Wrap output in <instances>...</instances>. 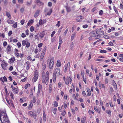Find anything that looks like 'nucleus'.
Here are the masks:
<instances>
[{
	"mask_svg": "<svg viewBox=\"0 0 123 123\" xmlns=\"http://www.w3.org/2000/svg\"><path fill=\"white\" fill-rule=\"evenodd\" d=\"M57 111V109L56 108H54V109L53 110V112L55 114H56V111Z\"/></svg>",
	"mask_w": 123,
	"mask_h": 123,
	"instance_id": "45",
	"label": "nucleus"
},
{
	"mask_svg": "<svg viewBox=\"0 0 123 123\" xmlns=\"http://www.w3.org/2000/svg\"><path fill=\"white\" fill-rule=\"evenodd\" d=\"M42 86L40 84H38V89L42 90Z\"/></svg>",
	"mask_w": 123,
	"mask_h": 123,
	"instance_id": "41",
	"label": "nucleus"
},
{
	"mask_svg": "<svg viewBox=\"0 0 123 123\" xmlns=\"http://www.w3.org/2000/svg\"><path fill=\"white\" fill-rule=\"evenodd\" d=\"M106 112L110 116L111 115V112L110 110H108L106 111Z\"/></svg>",
	"mask_w": 123,
	"mask_h": 123,
	"instance_id": "31",
	"label": "nucleus"
},
{
	"mask_svg": "<svg viewBox=\"0 0 123 123\" xmlns=\"http://www.w3.org/2000/svg\"><path fill=\"white\" fill-rule=\"evenodd\" d=\"M38 51H39L38 49L37 48H36L35 49V50H34V53L35 54H37V53L38 52Z\"/></svg>",
	"mask_w": 123,
	"mask_h": 123,
	"instance_id": "61",
	"label": "nucleus"
},
{
	"mask_svg": "<svg viewBox=\"0 0 123 123\" xmlns=\"http://www.w3.org/2000/svg\"><path fill=\"white\" fill-rule=\"evenodd\" d=\"M0 121L1 123H10L5 110L0 111Z\"/></svg>",
	"mask_w": 123,
	"mask_h": 123,
	"instance_id": "1",
	"label": "nucleus"
},
{
	"mask_svg": "<svg viewBox=\"0 0 123 123\" xmlns=\"http://www.w3.org/2000/svg\"><path fill=\"white\" fill-rule=\"evenodd\" d=\"M42 65L43 67L42 68V69L44 71L45 69L46 66V64L44 62V61H43L42 63Z\"/></svg>",
	"mask_w": 123,
	"mask_h": 123,
	"instance_id": "17",
	"label": "nucleus"
},
{
	"mask_svg": "<svg viewBox=\"0 0 123 123\" xmlns=\"http://www.w3.org/2000/svg\"><path fill=\"white\" fill-rule=\"evenodd\" d=\"M41 90H42L38 89V91L37 93V96H38L40 94L41 91Z\"/></svg>",
	"mask_w": 123,
	"mask_h": 123,
	"instance_id": "43",
	"label": "nucleus"
},
{
	"mask_svg": "<svg viewBox=\"0 0 123 123\" xmlns=\"http://www.w3.org/2000/svg\"><path fill=\"white\" fill-rule=\"evenodd\" d=\"M107 52V51L105 50H100V52L101 53H106Z\"/></svg>",
	"mask_w": 123,
	"mask_h": 123,
	"instance_id": "56",
	"label": "nucleus"
},
{
	"mask_svg": "<svg viewBox=\"0 0 123 123\" xmlns=\"http://www.w3.org/2000/svg\"><path fill=\"white\" fill-rule=\"evenodd\" d=\"M54 106L55 107H57L58 106V103L56 101H55L54 102Z\"/></svg>",
	"mask_w": 123,
	"mask_h": 123,
	"instance_id": "32",
	"label": "nucleus"
},
{
	"mask_svg": "<svg viewBox=\"0 0 123 123\" xmlns=\"http://www.w3.org/2000/svg\"><path fill=\"white\" fill-rule=\"evenodd\" d=\"M7 22L8 24H12L14 23V21L13 20H11L10 19H8L7 21Z\"/></svg>",
	"mask_w": 123,
	"mask_h": 123,
	"instance_id": "33",
	"label": "nucleus"
},
{
	"mask_svg": "<svg viewBox=\"0 0 123 123\" xmlns=\"http://www.w3.org/2000/svg\"><path fill=\"white\" fill-rule=\"evenodd\" d=\"M74 44L73 42L71 43L70 45V49L71 50H72L73 49Z\"/></svg>",
	"mask_w": 123,
	"mask_h": 123,
	"instance_id": "28",
	"label": "nucleus"
},
{
	"mask_svg": "<svg viewBox=\"0 0 123 123\" xmlns=\"http://www.w3.org/2000/svg\"><path fill=\"white\" fill-rule=\"evenodd\" d=\"M34 28L33 26H31L30 28V31L31 32H33L34 31Z\"/></svg>",
	"mask_w": 123,
	"mask_h": 123,
	"instance_id": "52",
	"label": "nucleus"
},
{
	"mask_svg": "<svg viewBox=\"0 0 123 123\" xmlns=\"http://www.w3.org/2000/svg\"><path fill=\"white\" fill-rule=\"evenodd\" d=\"M55 31H54L52 32L51 35V37H53L54 35V34H55Z\"/></svg>",
	"mask_w": 123,
	"mask_h": 123,
	"instance_id": "64",
	"label": "nucleus"
},
{
	"mask_svg": "<svg viewBox=\"0 0 123 123\" xmlns=\"http://www.w3.org/2000/svg\"><path fill=\"white\" fill-rule=\"evenodd\" d=\"M65 7L66 8L67 12H69L71 11V10L70 7L67 6H66Z\"/></svg>",
	"mask_w": 123,
	"mask_h": 123,
	"instance_id": "24",
	"label": "nucleus"
},
{
	"mask_svg": "<svg viewBox=\"0 0 123 123\" xmlns=\"http://www.w3.org/2000/svg\"><path fill=\"white\" fill-rule=\"evenodd\" d=\"M83 18V16H80L77 17L76 20L78 22H80L82 21Z\"/></svg>",
	"mask_w": 123,
	"mask_h": 123,
	"instance_id": "13",
	"label": "nucleus"
},
{
	"mask_svg": "<svg viewBox=\"0 0 123 123\" xmlns=\"http://www.w3.org/2000/svg\"><path fill=\"white\" fill-rule=\"evenodd\" d=\"M26 63L27 64L26 69L27 70H28L30 69L31 66L30 63L29 62L27 61L26 62Z\"/></svg>",
	"mask_w": 123,
	"mask_h": 123,
	"instance_id": "14",
	"label": "nucleus"
},
{
	"mask_svg": "<svg viewBox=\"0 0 123 123\" xmlns=\"http://www.w3.org/2000/svg\"><path fill=\"white\" fill-rule=\"evenodd\" d=\"M72 79L73 76L72 75H71L69 76H68L66 80L65 84L67 85H68L69 83L70 84H71Z\"/></svg>",
	"mask_w": 123,
	"mask_h": 123,
	"instance_id": "5",
	"label": "nucleus"
},
{
	"mask_svg": "<svg viewBox=\"0 0 123 123\" xmlns=\"http://www.w3.org/2000/svg\"><path fill=\"white\" fill-rule=\"evenodd\" d=\"M76 32H74L72 34L71 38V41H72L73 40V39L76 36Z\"/></svg>",
	"mask_w": 123,
	"mask_h": 123,
	"instance_id": "21",
	"label": "nucleus"
},
{
	"mask_svg": "<svg viewBox=\"0 0 123 123\" xmlns=\"http://www.w3.org/2000/svg\"><path fill=\"white\" fill-rule=\"evenodd\" d=\"M17 22H15L14 24L13 25V26L14 28H16L17 27Z\"/></svg>",
	"mask_w": 123,
	"mask_h": 123,
	"instance_id": "46",
	"label": "nucleus"
},
{
	"mask_svg": "<svg viewBox=\"0 0 123 123\" xmlns=\"http://www.w3.org/2000/svg\"><path fill=\"white\" fill-rule=\"evenodd\" d=\"M43 120L45 122L46 121V114L45 111H43Z\"/></svg>",
	"mask_w": 123,
	"mask_h": 123,
	"instance_id": "27",
	"label": "nucleus"
},
{
	"mask_svg": "<svg viewBox=\"0 0 123 123\" xmlns=\"http://www.w3.org/2000/svg\"><path fill=\"white\" fill-rule=\"evenodd\" d=\"M35 2L37 4V5L39 6L43 5L44 3L40 1V0H35Z\"/></svg>",
	"mask_w": 123,
	"mask_h": 123,
	"instance_id": "12",
	"label": "nucleus"
},
{
	"mask_svg": "<svg viewBox=\"0 0 123 123\" xmlns=\"http://www.w3.org/2000/svg\"><path fill=\"white\" fill-rule=\"evenodd\" d=\"M49 73L48 71L46 72L45 74L43 73L42 78V83L46 85L48 84L49 82Z\"/></svg>",
	"mask_w": 123,
	"mask_h": 123,
	"instance_id": "2",
	"label": "nucleus"
},
{
	"mask_svg": "<svg viewBox=\"0 0 123 123\" xmlns=\"http://www.w3.org/2000/svg\"><path fill=\"white\" fill-rule=\"evenodd\" d=\"M47 47L45 46L43 48V50L42 52V53L44 54H45V52L47 50Z\"/></svg>",
	"mask_w": 123,
	"mask_h": 123,
	"instance_id": "26",
	"label": "nucleus"
},
{
	"mask_svg": "<svg viewBox=\"0 0 123 123\" xmlns=\"http://www.w3.org/2000/svg\"><path fill=\"white\" fill-rule=\"evenodd\" d=\"M26 46L27 48H29L30 45V43L28 42L26 43Z\"/></svg>",
	"mask_w": 123,
	"mask_h": 123,
	"instance_id": "44",
	"label": "nucleus"
},
{
	"mask_svg": "<svg viewBox=\"0 0 123 123\" xmlns=\"http://www.w3.org/2000/svg\"><path fill=\"white\" fill-rule=\"evenodd\" d=\"M96 35L94 31H92L90 32L89 34V35L90 37H94Z\"/></svg>",
	"mask_w": 123,
	"mask_h": 123,
	"instance_id": "19",
	"label": "nucleus"
},
{
	"mask_svg": "<svg viewBox=\"0 0 123 123\" xmlns=\"http://www.w3.org/2000/svg\"><path fill=\"white\" fill-rule=\"evenodd\" d=\"M6 51L7 52H9L11 51V47L9 45H8L6 48Z\"/></svg>",
	"mask_w": 123,
	"mask_h": 123,
	"instance_id": "29",
	"label": "nucleus"
},
{
	"mask_svg": "<svg viewBox=\"0 0 123 123\" xmlns=\"http://www.w3.org/2000/svg\"><path fill=\"white\" fill-rule=\"evenodd\" d=\"M113 91L114 90L113 88L112 87H111L110 88V90L109 91L110 93L111 94Z\"/></svg>",
	"mask_w": 123,
	"mask_h": 123,
	"instance_id": "37",
	"label": "nucleus"
},
{
	"mask_svg": "<svg viewBox=\"0 0 123 123\" xmlns=\"http://www.w3.org/2000/svg\"><path fill=\"white\" fill-rule=\"evenodd\" d=\"M70 66V62H68L66 65H65L64 66L65 67V69L64 70V72L66 73L68 70V68H69Z\"/></svg>",
	"mask_w": 123,
	"mask_h": 123,
	"instance_id": "11",
	"label": "nucleus"
},
{
	"mask_svg": "<svg viewBox=\"0 0 123 123\" xmlns=\"http://www.w3.org/2000/svg\"><path fill=\"white\" fill-rule=\"evenodd\" d=\"M12 91L15 94H17L18 92V89L17 88H15L13 89L12 90Z\"/></svg>",
	"mask_w": 123,
	"mask_h": 123,
	"instance_id": "16",
	"label": "nucleus"
},
{
	"mask_svg": "<svg viewBox=\"0 0 123 123\" xmlns=\"http://www.w3.org/2000/svg\"><path fill=\"white\" fill-rule=\"evenodd\" d=\"M89 32V31H86L84 32V34H85V35L87 36H88L89 34H87V33H88Z\"/></svg>",
	"mask_w": 123,
	"mask_h": 123,
	"instance_id": "49",
	"label": "nucleus"
},
{
	"mask_svg": "<svg viewBox=\"0 0 123 123\" xmlns=\"http://www.w3.org/2000/svg\"><path fill=\"white\" fill-rule=\"evenodd\" d=\"M36 102V98L35 97H33L32 100H31L30 102L28 109L29 110L31 109L33 106V104L35 103Z\"/></svg>",
	"mask_w": 123,
	"mask_h": 123,
	"instance_id": "7",
	"label": "nucleus"
},
{
	"mask_svg": "<svg viewBox=\"0 0 123 123\" xmlns=\"http://www.w3.org/2000/svg\"><path fill=\"white\" fill-rule=\"evenodd\" d=\"M87 95L88 96H90L91 95V92L90 89L88 88H87Z\"/></svg>",
	"mask_w": 123,
	"mask_h": 123,
	"instance_id": "20",
	"label": "nucleus"
},
{
	"mask_svg": "<svg viewBox=\"0 0 123 123\" xmlns=\"http://www.w3.org/2000/svg\"><path fill=\"white\" fill-rule=\"evenodd\" d=\"M86 120V119L85 118H83L81 120V123H85Z\"/></svg>",
	"mask_w": 123,
	"mask_h": 123,
	"instance_id": "60",
	"label": "nucleus"
},
{
	"mask_svg": "<svg viewBox=\"0 0 123 123\" xmlns=\"http://www.w3.org/2000/svg\"><path fill=\"white\" fill-rule=\"evenodd\" d=\"M45 34L43 33H41L40 34L39 36L41 38H42L44 36Z\"/></svg>",
	"mask_w": 123,
	"mask_h": 123,
	"instance_id": "38",
	"label": "nucleus"
},
{
	"mask_svg": "<svg viewBox=\"0 0 123 123\" xmlns=\"http://www.w3.org/2000/svg\"><path fill=\"white\" fill-rule=\"evenodd\" d=\"M34 77L32 78V80L33 83L35 82L37 80L39 76V72L36 69L34 70Z\"/></svg>",
	"mask_w": 123,
	"mask_h": 123,
	"instance_id": "3",
	"label": "nucleus"
},
{
	"mask_svg": "<svg viewBox=\"0 0 123 123\" xmlns=\"http://www.w3.org/2000/svg\"><path fill=\"white\" fill-rule=\"evenodd\" d=\"M60 69L59 68H56L54 71L53 75H55L57 76H58L60 74Z\"/></svg>",
	"mask_w": 123,
	"mask_h": 123,
	"instance_id": "10",
	"label": "nucleus"
},
{
	"mask_svg": "<svg viewBox=\"0 0 123 123\" xmlns=\"http://www.w3.org/2000/svg\"><path fill=\"white\" fill-rule=\"evenodd\" d=\"M61 63L60 61H57L56 65L57 67H59L61 66Z\"/></svg>",
	"mask_w": 123,
	"mask_h": 123,
	"instance_id": "30",
	"label": "nucleus"
},
{
	"mask_svg": "<svg viewBox=\"0 0 123 123\" xmlns=\"http://www.w3.org/2000/svg\"><path fill=\"white\" fill-rule=\"evenodd\" d=\"M43 45V44L42 43H41L38 44V46L39 48L41 47Z\"/></svg>",
	"mask_w": 123,
	"mask_h": 123,
	"instance_id": "50",
	"label": "nucleus"
},
{
	"mask_svg": "<svg viewBox=\"0 0 123 123\" xmlns=\"http://www.w3.org/2000/svg\"><path fill=\"white\" fill-rule=\"evenodd\" d=\"M97 9V7H95L93 8L92 10V12H94Z\"/></svg>",
	"mask_w": 123,
	"mask_h": 123,
	"instance_id": "59",
	"label": "nucleus"
},
{
	"mask_svg": "<svg viewBox=\"0 0 123 123\" xmlns=\"http://www.w3.org/2000/svg\"><path fill=\"white\" fill-rule=\"evenodd\" d=\"M100 35H99L98 34L97 35H95V36L94 37H95V38L96 39H97L100 38Z\"/></svg>",
	"mask_w": 123,
	"mask_h": 123,
	"instance_id": "58",
	"label": "nucleus"
},
{
	"mask_svg": "<svg viewBox=\"0 0 123 123\" xmlns=\"http://www.w3.org/2000/svg\"><path fill=\"white\" fill-rule=\"evenodd\" d=\"M6 16L8 18L10 19H11V15L9 12H6Z\"/></svg>",
	"mask_w": 123,
	"mask_h": 123,
	"instance_id": "25",
	"label": "nucleus"
},
{
	"mask_svg": "<svg viewBox=\"0 0 123 123\" xmlns=\"http://www.w3.org/2000/svg\"><path fill=\"white\" fill-rule=\"evenodd\" d=\"M5 36V35L3 33H0V37H2L3 38Z\"/></svg>",
	"mask_w": 123,
	"mask_h": 123,
	"instance_id": "42",
	"label": "nucleus"
},
{
	"mask_svg": "<svg viewBox=\"0 0 123 123\" xmlns=\"http://www.w3.org/2000/svg\"><path fill=\"white\" fill-rule=\"evenodd\" d=\"M40 12V11L39 10H37L36 11L34 15V17L35 18H36L39 15Z\"/></svg>",
	"mask_w": 123,
	"mask_h": 123,
	"instance_id": "15",
	"label": "nucleus"
},
{
	"mask_svg": "<svg viewBox=\"0 0 123 123\" xmlns=\"http://www.w3.org/2000/svg\"><path fill=\"white\" fill-rule=\"evenodd\" d=\"M16 59L15 57L14 56L11 57V58L9 59L10 62V63H13L15 61Z\"/></svg>",
	"mask_w": 123,
	"mask_h": 123,
	"instance_id": "18",
	"label": "nucleus"
},
{
	"mask_svg": "<svg viewBox=\"0 0 123 123\" xmlns=\"http://www.w3.org/2000/svg\"><path fill=\"white\" fill-rule=\"evenodd\" d=\"M39 24L40 25H43V20L42 19H40L39 22Z\"/></svg>",
	"mask_w": 123,
	"mask_h": 123,
	"instance_id": "54",
	"label": "nucleus"
},
{
	"mask_svg": "<svg viewBox=\"0 0 123 123\" xmlns=\"http://www.w3.org/2000/svg\"><path fill=\"white\" fill-rule=\"evenodd\" d=\"M102 28L99 29H97L96 30V32L97 34L100 35H103L104 34V31L101 30Z\"/></svg>",
	"mask_w": 123,
	"mask_h": 123,
	"instance_id": "8",
	"label": "nucleus"
},
{
	"mask_svg": "<svg viewBox=\"0 0 123 123\" xmlns=\"http://www.w3.org/2000/svg\"><path fill=\"white\" fill-rule=\"evenodd\" d=\"M59 42L60 43L59 44H62V40L61 38V37H59Z\"/></svg>",
	"mask_w": 123,
	"mask_h": 123,
	"instance_id": "51",
	"label": "nucleus"
},
{
	"mask_svg": "<svg viewBox=\"0 0 123 123\" xmlns=\"http://www.w3.org/2000/svg\"><path fill=\"white\" fill-rule=\"evenodd\" d=\"M17 45L18 46V48L21 47V43L19 42L18 43H17Z\"/></svg>",
	"mask_w": 123,
	"mask_h": 123,
	"instance_id": "55",
	"label": "nucleus"
},
{
	"mask_svg": "<svg viewBox=\"0 0 123 123\" xmlns=\"http://www.w3.org/2000/svg\"><path fill=\"white\" fill-rule=\"evenodd\" d=\"M7 66V63L5 62L4 60H3L1 63V66L2 68L5 70L6 69V67Z\"/></svg>",
	"mask_w": 123,
	"mask_h": 123,
	"instance_id": "9",
	"label": "nucleus"
},
{
	"mask_svg": "<svg viewBox=\"0 0 123 123\" xmlns=\"http://www.w3.org/2000/svg\"><path fill=\"white\" fill-rule=\"evenodd\" d=\"M88 27V25L87 24H86L85 25H83L82 27L84 28H86Z\"/></svg>",
	"mask_w": 123,
	"mask_h": 123,
	"instance_id": "57",
	"label": "nucleus"
},
{
	"mask_svg": "<svg viewBox=\"0 0 123 123\" xmlns=\"http://www.w3.org/2000/svg\"><path fill=\"white\" fill-rule=\"evenodd\" d=\"M101 41V39H98V40L97 41H96L94 42L93 44V45H95L96 43L98 42H99L100 41Z\"/></svg>",
	"mask_w": 123,
	"mask_h": 123,
	"instance_id": "53",
	"label": "nucleus"
},
{
	"mask_svg": "<svg viewBox=\"0 0 123 123\" xmlns=\"http://www.w3.org/2000/svg\"><path fill=\"white\" fill-rule=\"evenodd\" d=\"M54 58L53 57H51L49 64V68L50 69H51L53 68L54 64Z\"/></svg>",
	"mask_w": 123,
	"mask_h": 123,
	"instance_id": "6",
	"label": "nucleus"
},
{
	"mask_svg": "<svg viewBox=\"0 0 123 123\" xmlns=\"http://www.w3.org/2000/svg\"><path fill=\"white\" fill-rule=\"evenodd\" d=\"M66 111L65 109H64L63 110V111L62 112V113H61V115L62 116H64L66 115Z\"/></svg>",
	"mask_w": 123,
	"mask_h": 123,
	"instance_id": "40",
	"label": "nucleus"
},
{
	"mask_svg": "<svg viewBox=\"0 0 123 123\" xmlns=\"http://www.w3.org/2000/svg\"><path fill=\"white\" fill-rule=\"evenodd\" d=\"M30 86L31 85L30 84L28 83L25 85V86L24 87V88L25 89H26L28 87Z\"/></svg>",
	"mask_w": 123,
	"mask_h": 123,
	"instance_id": "39",
	"label": "nucleus"
},
{
	"mask_svg": "<svg viewBox=\"0 0 123 123\" xmlns=\"http://www.w3.org/2000/svg\"><path fill=\"white\" fill-rule=\"evenodd\" d=\"M113 9L115 11V12L117 14H118V11L117 10L116 7L115 6H113Z\"/></svg>",
	"mask_w": 123,
	"mask_h": 123,
	"instance_id": "35",
	"label": "nucleus"
},
{
	"mask_svg": "<svg viewBox=\"0 0 123 123\" xmlns=\"http://www.w3.org/2000/svg\"><path fill=\"white\" fill-rule=\"evenodd\" d=\"M57 76L55 75H53V82L55 83L56 81V78Z\"/></svg>",
	"mask_w": 123,
	"mask_h": 123,
	"instance_id": "36",
	"label": "nucleus"
},
{
	"mask_svg": "<svg viewBox=\"0 0 123 123\" xmlns=\"http://www.w3.org/2000/svg\"><path fill=\"white\" fill-rule=\"evenodd\" d=\"M26 41H28V39L26 38L25 39V40H24L22 41V44L23 46H25L26 45V43H27Z\"/></svg>",
	"mask_w": 123,
	"mask_h": 123,
	"instance_id": "22",
	"label": "nucleus"
},
{
	"mask_svg": "<svg viewBox=\"0 0 123 123\" xmlns=\"http://www.w3.org/2000/svg\"><path fill=\"white\" fill-rule=\"evenodd\" d=\"M52 87L50 86H49V93H51L52 90Z\"/></svg>",
	"mask_w": 123,
	"mask_h": 123,
	"instance_id": "48",
	"label": "nucleus"
},
{
	"mask_svg": "<svg viewBox=\"0 0 123 123\" xmlns=\"http://www.w3.org/2000/svg\"><path fill=\"white\" fill-rule=\"evenodd\" d=\"M103 11L102 10H100L99 12V14L100 15H102L103 13Z\"/></svg>",
	"mask_w": 123,
	"mask_h": 123,
	"instance_id": "63",
	"label": "nucleus"
},
{
	"mask_svg": "<svg viewBox=\"0 0 123 123\" xmlns=\"http://www.w3.org/2000/svg\"><path fill=\"white\" fill-rule=\"evenodd\" d=\"M45 55L42 53H41L40 57V60L41 61L42 60L44 57Z\"/></svg>",
	"mask_w": 123,
	"mask_h": 123,
	"instance_id": "34",
	"label": "nucleus"
},
{
	"mask_svg": "<svg viewBox=\"0 0 123 123\" xmlns=\"http://www.w3.org/2000/svg\"><path fill=\"white\" fill-rule=\"evenodd\" d=\"M82 93L83 96L84 97H86V92H85V91H83L82 92Z\"/></svg>",
	"mask_w": 123,
	"mask_h": 123,
	"instance_id": "47",
	"label": "nucleus"
},
{
	"mask_svg": "<svg viewBox=\"0 0 123 123\" xmlns=\"http://www.w3.org/2000/svg\"><path fill=\"white\" fill-rule=\"evenodd\" d=\"M52 12V9H49V11L46 14H45L46 15H48L49 16L50 15Z\"/></svg>",
	"mask_w": 123,
	"mask_h": 123,
	"instance_id": "23",
	"label": "nucleus"
},
{
	"mask_svg": "<svg viewBox=\"0 0 123 123\" xmlns=\"http://www.w3.org/2000/svg\"><path fill=\"white\" fill-rule=\"evenodd\" d=\"M28 114L31 117H33L35 119H36L37 118V112L35 111H29L28 112Z\"/></svg>",
	"mask_w": 123,
	"mask_h": 123,
	"instance_id": "4",
	"label": "nucleus"
},
{
	"mask_svg": "<svg viewBox=\"0 0 123 123\" xmlns=\"http://www.w3.org/2000/svg\"><path fill=\"white\" fill-rule=\"evenodd\" d=\"M60 24L61 23L59 21L58 22L57 24H56V26L59 27L60 26Z\"/></svg>",
	"mask_w": 123,
	"mask_h": 123,
	"instance_id": "62",
	"label": "nucleus"
}]
</instances>
